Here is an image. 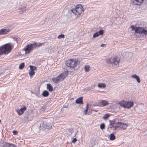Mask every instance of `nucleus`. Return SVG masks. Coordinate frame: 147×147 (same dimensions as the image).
<instances>
[{
	"mask_svg": "<svg viewBox=\"0 0 147 147\" xmlns=\"http://www.w3.org/2000/svg\"><path fill=\"white\" fill-rule=\"evenodd\" d=\"M43 44V43L34 42L32 43L26 45L24 48V50L25 51L26 54H28L35 48L40 47Z\"/></svg>",
	"mask_w": 147,
	"mask_h": 147,
	"instance_id": "1",
	"label": "nucleus"
},
{
	"mask_svg": "<svg viewBox=\"0 0 147 147\" xmlns=\"http://www.w3.org/2000/svg\"><path fill=\"white\" fill-rule=\"evenodd\" d=\"M12 46L10 43H8L2 46L0 48V55L3 54H7L11 50Z\"/></svg>",
	"mask_w": 147,
	"mask_h": 147,
	"instance_id": "2",
	"label": "nucleus"
},
{
	"mask_svg": "<svg viewBox=\"0 0 147 147\" xmlns=\"http://www.w3.org/2000/svg\"><path fill=\"white\" fill-rule=\"evenodd\" d=\"M132 30H134L136 33H139L142 35H144L146 36L147 34V30L145 29L144 28L137 27L135 25L131 26Z\"/></svg>",
	"mask_w": 147,
	"mask_h": 147,
	"instance_id": "3",
	"label": "nucleus"
},
{
	"mask_svg": "<svg viewBox=\"0 0 147 147\" xmlns=\"http://www.w3.org/2000/svg\"><path fill=\"white\" fill-rule=\"evenodd\" d=\"M82 8L83 7L81 5H76L75 9H71V12L75 15L77 16L76 18L80 16V14L83 11Z\"/></svg>",
	"mask_w": 147,
	"mask_h": 147,
	"instance_id": "4",
	"label": "nucleus"
},
{
	"mask_svg": "<svg viewBox=\"0 0 147 147\" xmlns=\"http://www.w3.org/2000/svg\"><path fill=\"white\" fill-rule=\"evenodd\" d=\"M78 61L76 59H69L67 60L66 62V65L70 68H72L74 69V68L78 65Z\"/></svg>",
	"mask_w": 147,
	"mask_h": 147,
	"instance_id": "5",
	"label": "nucleus"
},
{
	"mask_svg": "<svg viewBox=\"0 0 147 147\" xmlns=\"http://www.w3.org/2000/svg\"><path fill=\"white\" fill-rule=\"evenodd\" d=\"M127 126L128 125L126 123L122 122H117L115 126L111 125L109 128L113 127L114 130H116L118 128H119L120 129H126Z\"/></svg>",
	"mask_w": 147,
	"mask_h": 147,
	"instance_id": "6",
	"label": "nucleus"
},
{
	"mask_svg": "<svg viewBox=\"0 0 147 147\" xmlns=\"http://www.w3.org/2000/svg\"><path fill=\"white\" fill-rule=\"evenodd\" d=\"M116 57L113 58H108L106 61L107 63L112 65H118L119 62V60Z\"/></svg>",
	"mask_w": 147,
	"mask_h": 147,
	"instance_id": "7",
	"label": "nucleus"
},
{
	"mask_svg": "<svg viewBox=\"0 0 147 147\" xmlns=\"http://www.w3.org/2000/svg\"><path fill=\"white\" fill-rule=\"evenodd\" d=\"M51 124H47L45 122H42L40 125V127L45 130L46 129H49L51 127Z\"/></svg>",
	"mask_w": 147,
	"mask_h": 147,
	"instance_id": "8",
	"label": "nucleus"
},
{
	"mask_svg": "<svg viewBox=\"0 0 147 147\" xmlns=\"http://www.w3.org/2000/svg\"><path fill=\"white\" fill-rule=\"evenodd\" d=\"M134 105L132 102H126L125 109H129L132 107Z\"/></svg>",
	"mask_w": 147,
	"mask_h": 147,
	"instance_id": "9",
	"label": "nucleus"
},
{
	"mask_svg": "<svg viewBox=\"0 0 147 147\" xmlns=\"http://www.w3.org/2000/svg\"><path fill=\"white\" fill-rule=\"evenodd\" d=\"M103 30H100L99 31L95 33L93 35V37L95 38L98 36L99 35H102L103 34Z\"/></svg>",
	"mask_w": 147,
	"mask_h": 147,
	"instance_id": "10",
	"label": "nucleus"
},
{
	"mask_svg": "<svg viewBox=\"0 0 147 147\" xmlns=\"http://www.w3.org/2000/svg\"><path fill=\"white\" fill-rule=\"evenodd\" d=\"M26 109V108L25 106L23 108H21L20 109L17 110L16 112L19 115H21L23 114L24 111Z\"/></svg>",
	"mask_w": 147,
	"mask_h": 147,
	"instance_id": "11",
	"label": "nucleus"
},
{
	"mask_svg": "<svg viewBox=\"0 0 147 147\" xmlns=\"http://www.w3.org/2000/svg\"><path fill=\"white\" fill-rule=\"evenodd\" d=\"M143 0H133L134 5H140L142 3Z\"/></svg>",
	"mask_w": 147,
	"mask_h": 147,
	"instance_id": "12",
	"label": "nucleus"
},
{
	"mask_svg": "<svg viewBox=\"0 0 147 147\" xmlns=\"http://www.w3.org/2000/svg\"><path fill=\"white\" fill-rule=\"evenodd\" d=\"M52 80L53 82L55 83L59 82L62 80L59 76L57 77L53 78Z\"/></svg>",
	"mask_w": 147,
	"mask_h": 147,
	"instance_id": "13",
	"label": "nucleus"
},
{
	"mask_svg": "<svg viewBox=\"0 0 147 147\" xmlns=\"http://www.w3.org/2000/svg\"><path fill=\"white\" fill-rule=\"evenodd\" d=\"M9 32V30L6 29H1L0 30V35L5 34Z\"/></svg>",
	"mask_w": 147,
	"mask_h": 147,
	"instance_id": "14",
	"label": "nucleus"
},
{
	"mask_svg": "<svg viewBox=\"0 0 147 147\" xmlns=\"http://www.w3.org/2000/svg\"><path fill=\"white\" fill-rule=\"evenodd\" d=\"M100 105H102L103 107L108 105L109 104V103L108 101L106 100H101L100 102Z\"/></svg>",
	"mask_w": 147,
	"mask_h": 147,
	"instance_id": "15",
	"label": "nucleus"
},
{
	"mask_svg": "<svg viewBox=\"0 0 147 147\" xmlns=\"http://www.w3.org/2000/svg\"><path fill=\"white\" fill-rule=\"evenodd\" d=\"M131 77L136 79L138 83H140V82L141 80L139 76L136 74L132 75Z\"/></svg>",
	"mask_w": 147,
	"mask_h": 147,
	"instance_id": "16",
	"label": "nucleus"
},
{
	"mask_svg": "<svg viewBox=\"0 0 147 147\" xmlns=\"http://www.w3.org/2000/svg\"><path fill=\"white\" fill-rule=\"evenodd\" d=\"M82 98V97L79 98L76 100V103L78 104H83Z\"/></svg>",
	"mask_w": 147,
	"mask_h": 147,
	"instance_id": "17",
	"label": "nucleus"
},
{
	"mask_svg": "<svg viewBox=\"0 0 147 147\" xmlns=\"http://www.w3.org/2000/svg\"><path fill=\"white\" fill-rule=\"evenodd\" d=\"M4 145L5 147H17L15 145L9 143H5Z\"/></svg>",
	"mask_w": 147,
	"mask_h": 147,
	"instance_id": "18",
	"label": "nucleus"
},
{
	"mask_svg": "<svg viewBox=\"0 0 147 147\" xmlns=\"http://www.w3.org/2000/svg\"><path fill=\"white\" fill-rule=\"evenodd\" d=\"M126 101L124 100L119 102V104L120 106L125 109Z\"/></svg>",
	"mask_w": 147,
	"mask_h": 147,
	"instance_id": "19",
	"label": "nucleus"
},
{
	"mask_svg": "<svg viewBox=\"0 0 147 147\" xmlns=\"http://www.w3.org/2000/svg\"><path fill=\"white\" fill-rule=\"evenodd\" d=\"M97 86L99 88H105L106 86V84L105 83H99L98 84Z\"/></svg>",
	"mask_w": 147,
	"mask_h": 147,
	"instance_id": "20",
	"label": "nucleus"
},
{
	"mask_svg": "<svg viewBox=\"0 0 147 147\" xmlns=\"http://www.w3.org/2000/svg\"><path fill=\"white\" fill-rule=\"evenodd\" d=\"M61 80H63L64 78H65L67 76V74L66 72H64L62 73V74L59 75Z\"/></svg>",
	"mask_w": 147,
	"mask_h": 147,
	"instance_id": "21",
	"label": "nucleus"
},
{
	"mask_svg": "<svg viewBox=\"0 0 147 147\" xmlns=\"http://www.w3.org/2000/svg\"><path fill=\"white\" fill-rule=\"evenodd\" d=\"M47 89L50 92H51L53 90V87L50 84H47Z\"/></svg>",
	"mask_w": 147,
	"mask_h": 147,
	"instance_id": "22",
	"label": "nucleus"
},
{
	"mask_svg": "<svg viewBox=\"0 0 147 147\" xmlns=\"http://www.w3.org/2000/svg\"><path fill=\"white\" fill-rule=\"evenodd\" d=\"M49 94V92L47 90L44 91L42 94L43 96L45 97L48 96Z\"/></svg>",
	"mask_w": 147,
	"mask_h": 147,
	"instance_id": "23",
	"label": "nucleus"
},
{
	"mask_svg": "<svg viewBox=\"0 0 147 147\" xmlns=\"http://www.w3.org/2000/svg\"><path fill=\"white\" fill-rule=\"evenodd\" d=\"M20 11L19 13L22 14L23 12H24L25 11L26 9L25 7H23L21 8H20Z\"/></svg>",
	"mask_w": 147,
	"mask_h": 147,
	"instance_id": "24",
	"label": "nucleus"
},
{
	"mask_svg": "<svg viewBox=\"0 0 147 147\" xmlns=\"http://www.w3.org/2000/svg\"><path fill=\"white\" fill-rule=\"evenodd\" d=\"M115 137L114 135L112 133L110 135V139L111 140H115Z\"/></svg>",
	"mask_w": 147,
	"mask_h": 147,
	"instance_id": "25",
	"label": "nucleus"
},
{
	"mask_svg": "<svg viewBox=\"0 0 147 147\" xmlns=\"http://www.w3.org/2000/svg\"><path fill=\"white\" fill-rule=\"evenodd\" d=\"M30 69L31 71H34L36 70V67L30 65Z\"/></svg>",
	"mask_w": 147,
	"mask_h": 147,
	"instance_id": "26",
	"label": "nucleus"
},
{
	"mask_svg": "<svg viewBox=\"0 0 147 147\" xmlns=\"http://www.w3.org/2000/svg\"><path fill=\"white\" fill-rule=\"evenodd\" d=\"M24 63H21L19 65V68L20 69H22L24 67Z\"/></svg>",
	"mask_w": 147,
	"mask_h": 147,
	"instance_id": "27",
	"label": "nucleus"
},
{
	"mask_svg": "<svg viewBox=\"0 0 147 147\" xmlns=\"http://www.w3.org/2000/svg\"><path fill=\"white\" fill-rule=\"evenodd\" d=\"M90 68V66L89 65H86L84 67L85 71L86 72H88L89 71V69Z\"/></svg>",
	"mask_w": 147,
	"mask_h": 147,
	"instance_id": "28",
	"label": "nucleus"
},
{
	"mask_svg": "<svg viewBox=\"0 0 147 147\" xmlns=\"http://www.w3.org/2000/svg\"><path fill=\"white\" fill-rule=\"evenodd\" d=\"M29 74L30 76H33L35 74V72L33 71H30L29 72Z\"/></svg>",
	"mask_w": 147,
	"mask_h": 147,
	"instance_id": "29",
	"label": "nucleus"
},
{
	"mask_svg": "<svg viewBox=\"0 0 147 147\" xmlns=\"http://www.w3.org/2000/svg\"><path fill=\"white\" fill-rule=\"evenodd\" d=\"M109 117V115L107 114H105L103 117V119L105 120H106L108 119Z\"/></svg>",
	"mask_w": 147,
	"mask_h": 147,
	"instance_id": "30",
	"label": "nucleus"
},
{
	"mask_svg": "<svg viewBox=\"0 0 147 147\" xmlns=\"http://www.w3.org/2000/svg\"><path fill=\"white\" fill-rule=\"evenodd\" d=\"M100 127L101 129H103L105 127V124L104 123L101 124L100 125Z\"/></svg>",
	"mask_w": 147,
	"mask_h": 147,
	"instance_id": "31",
	"label": "nucleus"
},
{
	"mask_svg": "<svg viewBox=\"0 0 147 147\" xmlns=\"http://www.w3.org/2000/svg\"><path fill=\"white\" fill-rule=\"evenodd\" d=\"M64 38V35L63 34H61L60 35H59L57 37V38L59 39H60L61 38Z\"/></svg>",
	"mask_w": 147,
	"mask_h": 147,
	"instance_id": "32",
	"label": "nucleus"
},
{
	"mask_svg": "<svg viewBox=\"0 0 147 147\" xmlns=\"http://www.w3.org/2000/svg\"><path fill=\"white\" fill-rule=\"evenodd\" d=\"M86 109L85 110V111H84V114L85 115H86L87 114V112L88 111V104H87V105H86Z\"/></svg>",
	"mask_w": 147,
	"mask_h": 147,
	"instance_id": "33",
	"label": "nucleus"
},
{
	"mask_svg": "<svg viewBox=\"0 0 147 147\" xmlns=\"http://www.w3.org/2000/svg\"><path fill=\"white\" fill-rule=\"evenodd\" d=\"M77 141V139L76 138H74L72 140V142L73 143H75Z\"/></svg>",
	"mask_w": 147,
	"mask_h": 147,
	"instance_id": "34",
	"label": "nucleus"
},
{
	"mask_svg": "<svg viewBox=\"0 0 147 147\" xmlns=\"http://www.w3.org/2000/svg\"><path fill=\"white\" fill-rule=\"evenodd\" d=\"M13 133L14 135H16L17 134L18 132L16 130H14L13 132Z\"/></svg>",
	"mask_w": 147,
	"mask_h": 147,
	"instance_id": "35",
	"label": "nucleus"
},
{
	"mask_svg": "<svg viewBox=\"0 0 147 147\" xmlns=\"http://www.w3.org/2000/svg\"><path fill=\"white\" fill-rule=\"evenodd\" d=\"M105 45V44H101V45H100V46L101 47H104V46Z\"/></svg>",
	"mask_w": 147,
	"mask_h": 147,
	"instance_id": "36",
	"label": "nucleus"
},
{
	"mask_svg": "<svg viewBox=\"0 0 147 147\" xmlns=\"http://www.w3.org/2000/svg\"><path fill=\"white\" fill-rule=\"evenodd\" d=\"M92 111H94L95 112H97L98 111V110H96L94 109H92Z\"/></svg>",
	"mask_w": 147,
	"mask_h": 147,
	"instance_id": "37",
	"label": "nucleus"
},
{
	"mask_svg": "<svg viewBox=\"0 0 147 147\" xmlns=\"http://www.w3.org/2000/svg\"><path fill=\"white\" fill-rule=\"evenodd\" d=\"M2 75V74H0V75ZM1 77L0 76V78H1Z\"/></svg>",
	"mask_w": 147,
	"mask_h": 147,
	"instance_id": "38",
	"label": "nucleus"
},
{
	"mask_svg": "<svg viewBox=\"0 0 147 147\" xmlns=\"http://www.w3.org/2000/svg\"><path fill=\"white\" fill-rule=\"evenodd\" d=\"M1 120L0 119V123L1 122Z\"/></svg>",
	"mask_w": 147,
	"mask_h": 147,
	"instance_id": "39",
	"label": "nucleus"
}]
</instances>
